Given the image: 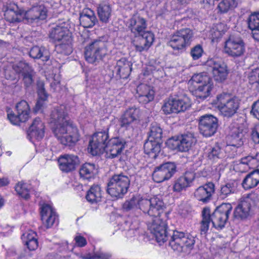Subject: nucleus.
<instances>
[{"instance_id":"nucleus-1","label":"nucleus","mask_w":259,"mask_h":259,"mask_svg":"<svg viewBox=\"0 0 259 259\" xmlns=\"http://www.w3.org/2000/svg\"><path fill=\"white\" fill-rule=\"evenodd\" d=\"M50 122L54 123L52 131L59 142L66 146L73 147L79 140L77 127L68 119L65 106L54 108L50 113Z\"/></svg>"},{"instance_id":"nucleus-2","label":"nucleus","mask_w":259,"mask_h":259,"mask_svg":"<svg viewBox=\"0 0 259 259\" xmlns=\"http://www.w3.org/2000/svg\"><path fill=\"white\" fill-rule=\"evenodd\" d=\"M165 205L163 200L157 196L150 199L143 198L141 203V210L154 218L148 227L150 233L155 237L157 242L160 244L163 243L167 238L166 225L160 217L163 213Z\"/></svg>"},{"instance_id":"nucleus-3","label":"nucleus","mask_w":259,"mask_h":259,"mask_svg":"<svg viewBox=\"0 0 259 259\" xmlns=\"http://www.w3.org/2000/svg\"><path fill=\"white\" fill-rule=\"evenodd\" d=\"M3 11L6 20L11 23L25 21L32 24L45 20L47 16V10L44 5L33 7L27 11L20 9L14 3H6L4 5Z\"/></svg>"},{"instance_id":"nucleus-4","label":"nucleus","mask_w":259,"mask_h":259,"mask_svg":"<svg viewBox=\"0 0 259 259\" xmlns=\"http://www.w3.org/2000/svg\"><path fill=\"white\" fill-rule=\"evenodd\" d=\"M189 89L197 99L204 100L213 88L212 79L206 72L194 74L189 81Z\"/></svg>"},{"instance_id":"nucleus-5","label":"nucleus","mask_w":259,"mask_h":259,"mask_svg":"<svg viewBox=\"0 0 259 259\" xmlns=\"http://www.w3.org/2000/svg\"><path fill=\"white\" fill-rule=\"evenodd\" d=\"M166 232L167 238L163 243L167 240L168 235H169V245L174 251L178 252L189 253L193 248L195 240V237L192 235L185 234L183 232L177 230H169V231L166 230ZM159 244L161 245L162 243H159Z\"/></svg>"},{"instance_id":"nucleus-6","label":"nucleus","mask_w":259,"mask_h":259,"mask_svg":"<svg viewBox=\"0 0 259 259\" xmlns=\"http://www.w3.org/2000/svg\"><path fill=\"white\" fill-rule=\"evenodd\" d=\"M130 178L123 172L113 175L107 186V192L113 198H122L128 192Z\"/></svg>"},{"instance_id":"nucleus-7","label":"nucleus","mask_w":259,"mask_h":259,"mask_svg":"<svg viewBox=\"0 0 259 259\" xmlns=\"http://www.w3.org/2000/svg\"><path fill=\"white\" fill-rule=\"evenodd\" d=\"M193 30L189 28L176 31L170 37L168 45L175 51L182 53L189 47L193 40Z\"/></svg>"},{"instance_id":"nucleus-8","label":"nucleus","mask_w":259,"mask_h":259,"mask_svg":"<svg viewBox=\"0 0 259 259\" xmlns=\"http://www.w3.org/2000/svg\"><path fill=\"white\" fill-rule=\"evenodd\" d=\"M107 52L105 41L100 38L96 39L85 47L84 57L89 63H94L102 60Z\"/></svg>"},{"instance_id":"nucleus-9","label":"nucleus","mask_w":259,"mask_h":259,"mask_svg":"<svg viewBox=\"0 0 259 259\" xmlns=\"http://www.w3.org/2000/svg\"><path fill=\"white\" fill-rule=\"evenodd\" d=\"M217 99L218 107L223 116L230 118L237 112L240 106V101L237 98L223 94L219 95Z\"/></svg>"},{"instance_id":"nucleus-10","label":"nucleus","mask_w":259,"mask_h":259,"mask_svg":"<svg viewBox=\"0 0 259 259\" xmlns=\"http://www.w3.org/2000/svg\"><path fill=\"white\" fill-rule=\"evenodd\" d=\"M49 36L54 42L57 43L63 49L72 52V39L71 33L67 27L56 26L52 28Z\"/></svg>"},{"instance_id":"nucleus-11","label":"nucleus","mask_w":259,"mask_h":259,"mask_svg":"<svg viewBox=\"0 0 259 259\" xmlns=\"http://www.w3.org/2000/svg\"><path fill=\"white\" fill-rule=\"evenodd\" d=\"M108 128L107 131L95 133L89 141L88 150L93 156L103 154L107 149L109 141Z\"/></svg>"},{"instance_id":"nucleus-12","label":"nucleus","mask_w":259,"mask_h":259,"mask_svg":"<svg viewBox=\"0 0 259 259\" xmlns=\"http://www.w3.org/2000/svg\"><path fill=\"white\" fill-rule=\"evenodd\" d=\"M232 208L229 203H223L216 207L212 213L210 214L211 222L214 228L219 229L224 228Z\"/></svg>"},{"instance_id":"nucleus-13","label":"nucleus","mask_w":259,"mask_h":259,"mask_svg":"<svg viewBox=\"0 0 259 259\" xmlns=\"http://www.w3.org/2000/svg\"><path fill=\"white\" fill-rule=\"evenodd\" d=\"M218 127V119L213 115L206 114L199 117V130L203 137L208 138L213 136Z\"/></svg>"},{"instance_id":"nucleus-14","label":"nucleus","mask_w":259,"mask_h":259,"mask_svg":"<svg viewBox=\"0 0 259 259\" xmlns=\"http://www.w3.org/2000/svg\"><path fill=\"white\" fill-rule=\"evenodd\" d=\"M245 51V43L242 38L238 35L231 34L225 41L224 52L229 56L238 57Z\"/></svg>"},{"instance_id":"nucleus-15","label":"nucleus","mask_w":259,"mask_h":259,"mask_svg":"<svg viewBox=\"0 0 259 259\" xmlns=\"http://www.w3.org/2000/svg\"><path fill=\"white\" fill-rule=\"evenodd\" d=\"M175 162H166L155 167L152 174L154 182L160 183L170 179L177 171Z\"/></svg>"},{"instance_id":"nucleus-16","label":"nucleus","mask_w":259,"mask_h":259,"mask_svg":"<svg viewBox=\"0 0 259 259\" xmlns=\"http://www.w3.org/2000/svg\"><path fill=\"white\" fill-rule=\"evenodd\" d=\"M189 99L184 97L182 99L169 98L162 107V109L165 114L178 113L184 112L190 107Z\"/></svg>"},{"instance_id":"nucleus-17","label":"nucleus","mask_w":259,"mask_h":259,"mask_svg":"<svg viewBox=\"0 0 259 259\" xmlns=\"http://www.w3.org/2000/svg\"><path fill=\"white\" fill-rule=\"evenodd\" d=\"M206 64L212 68V72L214 80L218 82L222 83L227 79L229 70L227 65L224 62L213 58L207 60Z\"/></svg>"},{"instance_id":"nucleus-18","label":"nucleus","mask_w":259,"mask_h":259,"mask_svg":"<svg viewBox=\"0 0 259 259\" xmlns=\"http://www.w3.org/2000/svg\"><path fill=\"white\" fill-rule=\"evenodd\" d=\"M126 144V140L119 136L109 139L106 150L108 157L113 159L117 157L125 148Z\"/></svg>"},{"instance_id":"nucleus-19","label":"nucleus","mask_w":259,"mask_h":259,"mask_svg":"<svg viewBox=\"0 0 259 259\" xmlns=\"http://www.w3.org/2000/svg\"><path fill=\"white\" fill-rule=\"evenodd\" d=\"M255 194H248L241 199L240 202L235 208L233 213V218L236 220H244L249 215L251 204L250 200L254 197Z\"/></svg>"},{"instance_id":"nucleus-20","label":"nucleus","mask_w":259,"mask_h":259,"mask_svg":"<svg viewBox=\"0 0 259 259\" xmlns=\"http://www.w3.org/2000/svg\"><path fill=\"white\" fill-rule=\"evenodd\" d=\"M135 36V38L132 41V44L135 48L136 51L139 52L147 51L154 39V34L149 31Z\"/></svg>"},{"instance_id":"nucleus-21","label":"nucleus","mask_w":259,"mask_h":259,"mask_svg":"<svg viewBox=\"0 0 259 259\" xmlns=\"http://www.w3.org/2000/svg\"><path fill=\"white\" fill-rule=\"evenodd\" d=\"M147 21L138 14H134L129 20L128 28L134 35H139L145 32L147 28Z\"/></svg>"},{"instance_id":"nucleus-22","label":"nucleus","mask_w":259,"mask_h":259,"mask_svg":"<svg viewBox=\"0 0 259 259\" xmlns=\"http://www.w3.org/2000/svg\"><path fill=\"white\" fill-rule=\"evenodd\" d=\"M137 98L138 102L146 104L152 101L155 97L153 87L146 84H140L137 87Z\"/></svg>"},{"instance_id":"nucleus-23","label":"nucleus","mask_w":259,"mask_h":259,"mask_svg":"<svg viewBox=\"0 0 259 259\" xmlns=\"http://www.w3.org/2000/svg\"><path fill=\"white\" fill-rule=\"evenodd\" d=\"M195 178V174L194 171H185L183 175L175 181L173 186L174 191L180 192L190 187Z\"/></svg>"},{"instance_id":"nucleus-24","label":"nucleus","mask_w":259,"mask_h":259,"mask_svg":"<svg viewBox=\"0 0 259 259\" xmlns=\"http://www.w3.org/2000/svg\"><path fill=\"white\" fill-rule=\"evenodd\" d=\"M44 135V123L39 118H35L27 131V137L29 140L33 142V140L42 139Z\"/></svg>"},{"instance_id":"nucleus-25","label":"nucleus","mask_w":259,"mask_h":259,"mask_svg":"<svg viewBox=\"0 0 259 259\" xmlns=\"http://www.w3.org/2000/svg\"><path fill=\"white\" fill-rule=\"evenodd\" d=\"M132 63L125 58L118 60L113 70V72L116 73L115 77L117 78H127L132 71Z\"/></svg>"},{"instance_id":"nucleus-26","label":"nucleus","mask_w":259,"mask_h":259,"mask_svg":"<svg viewBox=\"0 0 259 259\" xmlns=\"http://www.w3.org/2000/svg\"><path fill=\"white\" fill-rule=\"evenodd\" d=\"M214 192V184L209 182L198 187L194 192V196L198 200L207 203L211 199L212 194Z\"/></svg>"},{"instance_id":"nucleus-27","label":"nucleus","mask_w":259,"mask_h":259,"mask_svg":"<svg viewBox=\"0 0 259 259\" xmlns=\"http://www.w3.org/2000/svg\"><path fill=\"white\" fill-rule=\"evenodd\" d=\"M60 169L66 172L74 170L79 164L78 157L74 155H66L61 157L58 160Z\"/></svg>"},{"instance_id":"nucleus-28","label":"nucleus","mask_w":259,"mask_h":259,"mask_svg":"<svg viewBox=\"0 0 259 259\" xmlns=\"http://www.w3.org/2000/svg\"><path fill=\"white\" fill-rule=\"evenodd\" d=\"M41 220L47 228L53 226L57 219L56 212L49 204H44L41 207Z\"/></svg>"},{"instance_id":"nucleus-29","label":"nucleus","mask_w":259,"mask_h":259,"mask_svg":"<svg viewBox=\"0 0 259 259\" xmlns=\"http://www.w3.org/2000/svg\"><path fill=\"white\" fill-rule=\"evenodd\" d=\"M179 136L180 151H188L197 142V139L193 133L187 132Z\"/></svg>"},{"instance_id":"nucleus-30","label":"nucleus","mask_w":259,"mask_h":259,"mask_svg":"<svg viewBox=\"0 0 259 259\" xmlns=\"http://www.w3.org/2000/svg\"><path fill=\"white\" fill-rule=\"evenodd\" d=\"M163 142L147 140L144 143V150L145 154L155 159L161 151Z\"/></svg>"},{"instance_id":"nucleus-31","label":"nucleus","mask_w":259,"mask_h":259,"mask_svg":"<svg viewBox=\"0 0 259 259\" xmlns=\"http://www.w3.org/2000/svg\"><path fill=\"white\" fill-rule=\"evenodd\" d=\"M79 21L84 28H92L98 22L94 13L91 10L80 14Z\"/></svg>"},{"instance_id":"nucleus-32","label":"nucleus","mask_w":259,"mask_h":259,"mask_svg":"<svg viewBox=\"0 0 259 259\" xmlns=\"http://www.w3.org/2000/svg\"><path fill=\"white\" fill-rule=\"evenodd\" d=\"M29 55L34 59H40L45 62H47L50 57L49 51L43 46H33L30 49Z\"/></svg>"},{"instance_id":"nucleus-33","label":"nucleus","mask_w":259,"mask_h":259,"mask_svg":"<svg viewBox=\"0 0 259 259\" xmlns=\"http://www.w3.org/2000/svg\"><path fill=\"white\" fill-rule=\"evenodd\" d=\"M258 184L259 169H256L246 176L242 181V186L245 190H249L255 187Z\"/></svg>"},{"instance_id":"nucleus-34","label":"nucleus","mask_w":259,"mask_h":259,"mask_svg":"<svg viewBox=\"0 0 259 259\" xmlns=\"http://www.w3.org/2000/svg\"><path fill=\"white\" fill-rule=\"evenodd\" d=\"M37 94L39 97L38 100L37 101L34 111L38 112L44 106V102L46 101L48 97V94L46 92L45 89V83L42 80H38L37 81Z\"/></svg>"},{"instance_id":"nucleus-35","label":"nucleus","mask_w":259,"mask_h":259,"mask_svg":"<svg viewBox=\"0 0 259 259\" xmlns=\"http://www.w3.org/2000/svg\"><path fill=\"white\" fill-rule=\"evenodd\" d=\"M101 187L98 185H94L87 191L85 195L87 200L91 204L97 203L101 201Z\"/></svg>"},{"instance_id":"nucleus-36","label":"nucleus","mask_w":259,"mask_h":259,"mask_svg":"<svg viewBox=\"0 0 259 259\" xmlns=\"http://www.w3.org/2000/svg\"><path fill=\"white\" fill-rule=\"evenodd\" d=\"M97 169L93 163H85L79 169V175L83 179L89 180L94 178L97 174Z\"/></svg>"},{"instance_id":"nucleus-37","label":"nucleus","mask_w":259,"mask_h":259,"mask_svg":"<svg viewBox=\"0 0 259 259\" xmlns=\"http://www.w3.org/2000/svg\"><path fill=\"white\" fill-rule=\"evenodd\" d=\"M143 200V198H137L133 196L132 198L125 201L122 204V209L124 212L133 211L137 209L141 210V203Z\"/></svg>"},{"instance_id":"nucleus-38","label":"nucleus","mask_w":259,"mask_h":259,"mask_svg":"<svg viewBox=\"0 0 259 259\" xmlns=\"http://www.w3.org/2000/svg\"><path fill=\"white\" fill-rule=\"evenodd\" d=\"M163 131L160 125L157 123L151 124L148 136V140L163 142Z\"/></svg>"},{"instance_id":"nucleus-39","label":"nucleus","mask_w":259,"mask_h":259,"mask_svg":"<svg viewBox=\"0 0 259 259\" xmlns=\"http://www.w3.org/2000/svg\"><path fill=\"white\" fill-rule=\"evenodd\" d=\"M98 15L100 20L103 23L109 22L111 14V8L109 5H100L97 9Z\"/></svg>"},{"instance_id":"nucleus-40","label":"nucleus","mask_w":259,"mask_h":259,"mask_svg":"<svg viewBox=\"0 0 259 259\" xmlns=\"http://www.w3.org/2000/svg\"><path fill=\"white\" fill-rule=\"evenodd\" d=\"M202 220L200 227L201 234H205L209 228L211 222L210 209L209 207H205L202 211Z\"/></svg>"},{"instance_id":"nucleus-41","label":"nucleus","mask_w":259,"mask_h":259,"mask_svg":"<svg viewBox=\"0 0 259 259\" xmlns=\"http://www.w3.org/2000/svg\"><path fill=\"white\" fill-rule=\"evenodd\" d=\"M18 114H20L23 121H26L29 118L30 107L27 102L22 100L18 103L16 106Z\"/></svg>"},{"instance_id":"nucleus-42","label":"nucleus","mask_w":259,"mask_h":259,"mask_svg":"<svg viewBox=\"0 0 259 259\" xmlns=\"http://www.w3.org/2000/svg\"><path fill=\"white\" fill-rule=\"evenodd\" d=\"M236 187L233 183H228L222 185L219 192L218 196L221 199H224L230 194L235 193Z\"/></svg>"},{"instance_id":"nucleus-43","label":"nucleus","mask_w":259,"mask_h":259,"mask_svg":"<svg viewBox=\"0 0 259 259\" xmlns=\"http://www.w3.org/2000/svg\"><path fill=\"white\" fill-rule=\"evenodd\" d=\"M13 69L16 73L21 76L33 70L32 67L25 61H21L14 64Z\"/></svg>"},{"instance_id":"nucleus-44","label":"nucleus","mask_w":259,"mask_h":259,"mask_svg":"<svg viewBox=\"0 0 259 259\" xmlns=\"http://www.w3.org/2000/svg\"><path fill=\"white\" fill-rule=\"evenodd\" d=\"M15 191L18 195L26 200L28 199L30 197L28 186L23 182H19L16 184Z\"/></svg>"},{"instance_id":"nucleus-45","label":"nucleus","mask_w":259,"mask_h":259,"mask_svg":"<svg viewBox=\"0 0 259 259\" xmlns=\"http://www.w3.org/2000/svg\"><path fill=\"white\" fill-rule=\"evenodd\" d=\"M236 0H222L218 5V8L222 13H227L229 10L237 7Z\"/></svg>"},{"instance_id":"nucleus-46","label":"nucleus","mask_w":259,"mask_h":259,"mask_svg":"<svg viewBox=\"0 0 259 259\" xmlns=\"http://www.w3.org/2000/svg\"><path fill=\"white\" fill-rule=\"evenodd\" d=\"M248 25L251 30H259V13L251 15L248 19Z\"/></svg>"},{"instance_id":"nucleus-47","label":"nucleus","mask_w":259,"mask_h":259,"mask_svg":"<svg viewBox=\"0 0 259 259\" xmlns=\"http://www.w3.org/2000/svg\"><path fill=\"white\" fill-rule=\"evenodd\" d=\"M35 72L33 70L21 76L22 81L25 88L30 87L34 81Z\"/></svg>"},{"instance_id":"nucleus-48","label":"nucleus","mask_w":259,"mask_h":259,"mask_svg":"<svg viewBox=\"0 0 259 259\" xmlns=\"http://www.w3.org/2000/svg\"><path fill=\"white\" fill-rule=\"evenodd\" d=\"M203 53V50L201 45L198 44L191 49L190 55L194 60L200 58Z\"/></svg>"},{"instance_id":"nucleus-49","label":"nucleus","mask_w":259,"mask_h":259,"mask_svg":"<svg viewBox=\"0 0 259 259\" xmlns=\"http://www.w3.org/2000/svg\"><path fill=\"white\" fill-rule=\"evenodd\" d=\"M125 116L129 117L134 121L137 120L139 117L140 109L136 107L128 108L124 113Z\"/></svg>"},{"instance_id":"nucleus-50","label":"nucleus","mask_w":259,"mask_h":259,"mask_svg":"<svg viewBox=\"0 0 259 259\" xmlns=\"http://www.w3.org/2000/svg\"><path fill=\"white\" fill-rule=\"evenodd\" d=\"M222 153V149L218 144H215L213 147L209 149L208 153V157L210 159H215L220 158V155Z\"/></svg>"},{"instance_id":"nucleus-51","label":"nucleus","mask_w":259,"mask_h":259,"mask_svg":"<svg viewBox=\"0 0 259 259\" xmlns=\"http://www.w3.org/2000/svg\"><path fill=\"white\" fill-rule=\"evenodd\" d=\"M179 136H174L169 139L167 142V145L172 150H177L180 151Z\"/></svg>"},{"instance_id":"nucleus-52","label":"nucleus","mask_w":259,"mask_h":259,"mask_svg":"<svg viewBox=\"0 0 259 259\" xmlns=\"http://www.w3.org/2000/svg\"><path fill=\"white\" fill-rule=\"evenodd\" d=\"M248 78L250 84L259 85V69H255L248 74Z\"/></svg>"},{"instance_id":"nucleus-53","label":"nucleus","mask_w":259,"mask_h":259,"mask_svg":"<svg viewBox=\"0 0 259 259\" xmlns=\"http://www.w3.org/2000/svg\"><path fill=\"white\" fill-rule=\"evenodd\" d=\"M134 121L132 119V118H130L127 116H125L124 114L121 116L119 119L120 127H124L125 128H127Z\"/></svg>"},{"instance_id":"nucleus-54","label":"nucleus","mask_w":259,"mask_h":259,"mask_svg":"<svg viewBox=\"0 0 259 259\" xmlns=\"http://www.w3.org/2000/svg\"><path fill=\"white\" fill-rule=\"evenodd\" d=\"M8 118H9L10 122L13 124L17 125L19 124L20 122H25L26 121H23L22 120V117L20 115V114H18L17 112V114L15 115L14 114H10L8 115Z\"/></svg>"},{"instance_id":"nucleus-55","label":"nucleus","mask_w":259,"mask_h":259,"mask_svg":"<svg viewBox=\"0 0 259 259\" xmlns=\"http://www.w3.org/2000/svg\"><path fill=\"white\" fill-rule=\"evenodd\" d=\"M36 233L31 231L28 233L23 234L22 236V239L23 240L24 243H25V241H30L36 239Z\"/></svg>"},{"instance_id":"nucleus-56","label":"nucleus","mask_w":259,"mask_h":259,"mask_svg":"<svg viewBox=\"0 0 259 259\" xmlns=\"http://www.w3.org/2000/svg\"><path fill=\"white\" fill-rule=\"evenodd\" d=\"M250 113L259 119V100L253 103L251 106Z\"/></svg>"},{"instance_id":"nucleus-57","label":"nucleus","mask_w":259,"mask_h":259,"mask_svg":"<svg viewBox=\"0 0 259 259\" xmlns=\"http://www.w3.org/2000/svg\"><path fill=\"white\" fill-rule=\"evenodd\" d=\"M251 138L255 144H259V124L252 130Z\"/></svg>"},{"instance_id":"nucleus-58","label":"nucleus","mask_w":259,"mask_h":259,"mask_svg":"<svg viewBox=\"0 0 259 259\" xmlns=\"http://www.w3.org/2000/svg\"><path fill=\"white\" fill-rule=\"evenodd\" d=\"M234 134L233 135L234 140H236L237 141H238V143L237 144L238 145V146L241 145L243 144V135L242 132H240V130L239 129H237L236 131L234 132Z\"/></svg>"},{"instance_id":"nucleus-59","label":"nucleus","mask_w":259,"mask_h":259,"mask_svg":"<svg viewBox=\"0 0 259 259\" xmlns=\"http://www.w3.org/2000/svg\"><path fill=\"white\" fill-rule=\"evenodd\" d=\"M25 245L30 250H34L38 247V241L37 239L30 241H25Z\"/></svg>"},{"instance_id":"nucleus-60","label":"nucleus","mask_w":259,"mask_h":259,"mask_svg":"<svg viewBox=\"0 0 259 259\" xmlns=\"http://www.w3.org/2000/svg\"><path fill=\"white\" fill-rule=\"evenodd\" d=\"M74 240L75 241L76 245L78 247H83L87 243L85 238L81 236H76L74 238Z\"/></svg>"},{"instance_id":"nucleus-61","label":"nucleus","mask_w":259,"mask_h":259,"mask_svg":"<svg viewBox=\"0 0 259 259\" xmlns=\"http://www.w3.org/2000/svg\"><path fill=\"white\" fill-rule=\"evenodd\" d=\"M109 256L102 252H96L94 253V259H108Z\"/></svg>"},{"instance_id":"nucleus-62","label":"nucleus","mask_w":259,"mask_h":259,"mask_svg":"<svg viewBox=\"0 0 259 259\" xmlns=\"http://www.w3.org/2000/svg\"><path fill=\"white\" fill-rule=\"evenodd\" d=\"M50 87L53 92L59 90L60 89V81L54 79V80L51 83Z\"/></svg>"},{"instance_id":"nucleus-63","label":"nucleus","mask_w":259,"mask_h":259,"mask_svg":"<svg viewBox=\"0 0 259 259\" xmlns=\"http://www.w3.org/2000/svg\"><path fill=\"white\" fill-rule=\"evenodd\" d=\"M252 158L250 156H246L242 158L240 160V162L244 164H248V162L251 160Z\"/></svg>"},{"instance_id":"nucleus-64","label":"nucleus","mask_w":259,"mask_h":259,"mask_svg":"<svg viewBox=\"0 0 259 259\" xmlns=\"http://www.w3.org/2000/svg\"><path fill=\"white\" fill-rule=\"evenodd\" d=\"M82 259H94V254L85 253L81 256Z\"/></svg>"}]
</instances>
